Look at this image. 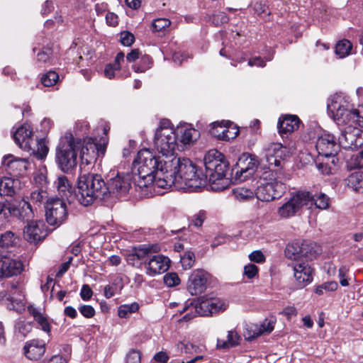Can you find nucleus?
<instances>
[{"label": "nucleus", "instance_id": "obj_1", "mask_svg": "<svg viewBox=\"0 0 363 363\" xmlns=\"http://www.w3.org/2000/svg\"><path fill=\"white\" fill-rule=\"evenodd\" d=\"M79 151L82 164L88 165L93 163L100 153L104 155L105 147L95 143L92 138L82 144L72 133H66L60 138L56 149V161L62 172L68 173L76 167Z\"/></svg>", "mask_w": 363, "mask_h": 363}, {"label": "nucleus", "instance_id": "obj_2", "mask_svg": "<svg viewBox=\"0 0 363 363\" xmlns=\"http://www.w3.org/2000/svg\"><path fill=\"white\" fill-rule=\"evenodd\" d=\"M167 174L160 177L156 185L163 189L173 186L177 189H184L196 191L206 183V177L199 174L196 166L188 158L177 157L165 162Z\"/></svg>", "mask_w": 363, "mask_h": 363}, {"label": "nucleus", "instance_id": "obj_3", "mask_svg": "<svg viewBox=\"0 0 363 363\" xmlns=\"http://www.w3.org/2000/svg\"><path fill=\"white\" fill-rule=\"evenodd\" d=\"M164 160L160 156H156L150 150L143 149L138 152L136 159L133 164V179L134 184L140 189H147L162 194V189L156 185L160 177H164L167 174Z\"/></svg>", "mask_w": 363, "mask_h": 363}, {"label": "nucleus", "instance_id": "obj_4", "mask_svg": "<svg viewBox=\"0 0 363 363\" xmlns=\"http://www.w3.org/2000/svg\"><path fill=\"white\" fill-rule=\"evenodd\" d=\"M320 252L315 243L304 241L289 245L286 248V256L293 259L290 264L298 288L302 289L313 281V269L309 260Z\"/></svg>", "mask_w": 363, "mask_h": 363}, {"label": "nucleus", "instance_id": "obj_5", "mask_svg": "<svg viewBox=\"0 0 363 363\" xmlns=\"http://www.w3.org/2000/svg\"><path fill=\"white\" fill-rule=\"evenodd\" d=\"M77 188V200L84 206L91 205L96 199L109 198L106 183L98 174L82 172L78 177Z\"/></svg>", "mask_w": 363, "mask_h": 363}, {"label": "nucleus", "instance_id": "obj_6", "mask_svg": "<svg viewBox=\"0 0 363 363\" xmlns=\"http://www.w3.org/2000/svg\"><path fill=\"white\" fill-rule=\"evenodd\" d=\"M328 111L338 125L349 122L362 126L363 125V106L354 108L349 98L342 94H335L328 99Z\"/></svg>", "mask_w": 363, "mask_h": 363}, {"label": "nucleus", "instance_id": "obj_7", "mask_svg": "<svg viewBox=\"0 0 363 363\" xmlns=\"http://www.w3.org/2000/svg\"><path fill=\"white\" fill-rule=\"evenodd\" d=\"M205 166L204 177L206 182L211 185L215 191H221L225 189V174L229 168V164L224 155L216 150H209L204 157Z\"/></svg>", "mask_w": 363, "mask_h": 363}, {"label": "nucleus", "instance_id": "obj_8", "mask_svg": "<svg viewBox=\"0 0 363 363\" xmlns=\"http://www.w3.org/2000/svg\"><path fill=\"white\" fill-rule=\"evenodd\" d=\"M154 146L164 160H172L177 157L176 150L179 149L177 134L167 119H162L156 129L154 138Z\"/></svg>", "mask_w": 363, "mask_h": 363}, {"label": "nucleus", "instance_id": "obj_9", "mask_svg": "<svg viewBox=\"0 0 363 363\" xmlns=\"http://www.w3.org/2000/svg\"><path fill=\"white\" fill-rule=\"evenodd\" d=\"M313 204L312 194L307 191H300L277 209V215L282 219H288L298 213L303 208H311Z\"/></svg>", "mask_w": 363, "mask_h": 363}, {"label": "nucleus", "instance_id": "obj_10", "mask_svg": "<svg viewBox=\"0 0 363 363\" xmlns=\"http://www.w3.org/2000/svg\"><path fill=\"white\" fill-rule=\"evenodd\" d=\"M10 216L28 223L33 218L34 213L30 203L25 199L20 201L17 205L0 203V226L6 223Z\"/></svg>", "mask_w": 363, "mask_h": 363}, {"label": "nucleus", "instance_id": "obj_11", "mask_svg": "<svg viewBox=\"0 0 363 363\" xmlns=\"http://www.w3.org/2000/svg\"><path fill=\"white\" fill-rule=\"evenodd\" d=\"M281 172L277 177L270 179L269 182L261 183L257 186L255 195L262 201H271L280 198L286 191V185L281 177Z\"/></svg>", "mask_w": 363, "mask_h": 363}, {"label": "nucleus", "instance_id": "obj_12", "mask_svg": "<svg viewBox=\"0 0 363 363\" xmlns=\"http://www.w3.org/2000/svg\"><path fill=\"white\" fill-rule=\"evenodd\" d=\"M47 223L53 226H59L66 220L68 213L67 206L62 199L58 198L48 199L45 205Z\"/></svg>", "mask_w": 363, "mask_h": 363}, {"label": "nucleus", "instance_id": "obj_13", "mask_svg": "<svg viewBox=\"0 0 363 363\" xmlns=\"http://www.w3.org/2000/svg\"><path fill=\"white\" fill-rule=\"evenodd\" d=\"M131 176L129 174L117 173L106 183L109 198H119L125 196L131 187Z\"/></svg>", "mask_w": 363, "mask_h": 363}, {"label": "nucleus", "instance_id": "obj_14", "mask_svg": "<svg viewBox=\"0 0 363 363\" xmlns=\"http://www.w3.org/2000/svg\"><path fill=\"white\" fill-rule=\"evenodd\" d=\"M340 143H337L334 135L324 133L318 138L315 148L318 156L325 159H331V162L335 165V157L340 149Z\"/></svg>", "mask_w": 363, "mask_h": 363}, {"label": "nucleus", "instance_id": "obj_15", "mask_svg": "<svg viewBox=\"0 0 363 363\" xmlns=\"http://www.w3.org/2000/svg\"><path fill=\"white\" fill-rule=\"evenodd\" d=\"M264 152L269 168L272 172H277L274 168L283 167L284 158L288 153L286 147L279 143H272L264 148Z\"/></svg>", "mask_w": 363, "mask_h": 363}, {"label": "nucleus", "instance_id": "obj_16", "mask_svg": "<svg viewBox=\"0 0 363 363\" xmlns=\"http://www.w3.org/2000/svg\"><path fill=\"white\" fill-rule=\"evenodd\" d=\"M361 126L350 125L347 126L339 137V143L345 149H353L363 145V130Z\"/></svg>", "mask_w": 363, "mask_h": 363}, {"label": "nucleus", "instance_id": "obj_17", "mask_svg": "<svg viewBox=\"0 0 363 363\" xmlns=\"http://www.w3.org/2000/svg\"><path fill=\"white\" fill-rule=\"evenodd\" d=\"M170 259L162 255H149L145 261L146 274L155 277L168 270Z\"/></svg>", "mask_w": 363, "mask_h": 363}, {"label": "nucleus", "instance_id": "obj_18", "mask_svg": "<svg viewBox=\"0 0 363 363\" xmlns=\"http://www.w3.org/2000/svg\"><path fill=\"white\" fill-rule=\"evenodd\" d=\"M48 233L41 220H30L24 227L23 238L30 243H38L45 238Z\"/></svg>", "mask_w": 363, "mask_h": 363}, {"label": "nucleus", "instance_id": "obj_19", "mask_svg": "<svg viewBox=\"0 0 363 363\" xmlns=\"http://www.w3.org/2000/svg\"><path fill=\"white\" fill-rule=\"evenodd\" d=\"M211 125V133L218 140L229 141L235 138L239 133V129L230 121H217Z\"/></svg>", "mask_w": 363, "mask_h": 363}, {"label": "nucleus", "instance_id": "obj_20", "mask_svg": "<svg viewBox=\"0 0 363 363\" xmlns=\"http://www.w3.org/2000/svg\"><path fill=\"white\" fill-rule=\"evenodd\" d=\"M23 262L15 258L3 256L0 258V278L18 276L23 271Z\"/></svg>", "mask_w": 363, "mask_h": 363}, {"label": "nucleus", "instance_id": "obj_21", "mask_svg": "<svg viewBox=\"0 0 363 363\" xmlns=\"http://www.w3.org/2000/svg\"><path fill=\"white\" fill-rule=\"evenodd\" d=\"M257 161L250 155H243L238 162V169L235 172V179L240 182L246 180L255 172Z\"/></svg>", "mask_w": 363, "mask_h": 363}, {"label": "nucleus", "instance_id": "obj_22", "mask_svg": "<svg viewBox=\"0 0 363 363\" xmlns=\"http://www.w3.org/2000/svg\"><path fill=\"white\" fill-rule=\"evenodd\" d=\"M207 274L201 269L194 270L189 277L187 289L191 295H198L206 289Z\"/></svg>", "mask_w": 363, "mask_h": 363}, {"label": "nucleus", "instance_id": "obj_23", "mask_svg": "<svg viewBox=\"0 0 363 363\" xmlns=\"http://www.w3.org/2000/svg\"><path fill=\"white\" fill-rule=\"evenodd\" d=\"M2 162L7 167L9 173L13 177L23 175L29 164L28 160L15 157L13 155L4 156Z\"/></svg>", "mask_w": 363, "mask_h": 363}, {"label": "nucleus", "instance_id": "obj_24", "mask_svg": "<svg viewBox=\"0 0 363 363\" xmlns=\"http://www.w3.org/2000/svg\"><path fill=\"white\" fill-rule=\"evenodd\" d=\"M211 304L210 298H201L195 305L191 304L184 308V311H189V312L183 317V319L186 321L189 320L196 316L195 313L201 316L210 315L211 312L210 310Z\"/></svg>", "mask_w": 363, "mask_h": 363}, {"label": "nucleus", "instance_id": "obj_25", "mask_svg": "<svg viewBox=\"0 0 363 363\" xmlns=\"http://www.w3.org/2000/svg\"><path fill=\"white\" fill-rule=\"evenodd\" d=\"M32 130L27 125L18 128L13 134V140L17 145L24 150H31Z\"/></svg>", "mask_w": 363, "mask_h": 363}, {"label": "nucleus", "instance_id": "obj_26", "mask_svg": "<svg viewBox=\"0 0 363 363\" xmlns=\"http://www.w3.org/2000/svg\"><path fill=\"white\" fill-rule=\"evenodd\" d=\"M301 121L296 115H285L279 118L277 128L281 135L288 134L297 130Z\"/></svg>", "mask_w": 363, "mask_h": 363}, {"label": "nucleus", "instance_id": "obj_27", "mask_svg": "<svg viewBox=\"0 0 363 363\" xmlns=\"http://www.w3.org/2000/svg\"><path fill=\"white\" fill-rule=\"evenodd\" d=\"M23 350L28 359L37 360L44 354L45 345L42 340H33L25 345Z\"/></svg>", "mask_w": 363, "mask_h": 363}, {"label": "nucleus", "instance_id": "obj_28", "mask_svg": "<svg viewBox=\"0 0 363 363\" xmlns=\"http://www.w3.org/2000/svg\"><path fill=\"white\" fill-rule=\"evenodd\" d=\"M175 131L177 136L180 135V142L184 146L192 145L199 136L197 130L189 126L178 127Z\"/></svg>", "mask_w": 363, "mask_h": 363}, {"label": "nucleus", "instance_id": "obj_29", "mask_svg": "<svg viewBox=\"0 0 363 363\" xmlns=\"http://www.w3.org/2000/svg\"><path fill=\"white\" fill-rule=\"evenodd\" d=\"M57 189L58 194L62 197L61 199L63 201L65 199L69 203L72 202L74 195L73 194L72 185L66 177L60 176L57 178Z\"/></svg>", "mask_w": 363, "mask_h": 363}, {"label": "nucleus", "instance_id": "obj_30", "mask_svg": "<svg viewBox=\"0 0 363 363\" xmlns=\"http://www.w3.org/2000/svg\"><path fill=\"white\" fill-rule=\"evenodd\" d=\"M20 188V181L14 177H4L0 181V194L12 196Z\"/></svg>", "mask_w": 363, "mask_h": 363}, {"label": "nucleus", "instance_id": "obj_31", "mask_svg": "<svg viewBox=\"0 0 363 363\" xmlns=\"http://www.w3.org/2000/svg\"><path fill=\"white\" fill-rule=\"evenodd\" d=\"M275 321L265 319L259 325H256L253 333L247 337L248 340H252L259 336L269 334L274 328Z\"/></svg>", "mask_w": 363, "mask_h": 363}, {"label": "nucleus", "instance_id": "obj_32", "mask_svg": "<svg viewBox=\"0 0 363 363\" xmlns=\"http://www.w3.org/2000/svg\"><path fill=\"white\" fill-rule=\"evenodd\" d=\"M149 256V249L145 247L135 248L133 252L128 255L127 262L129 264L135 265L139 261L144 259Z\"/></svg>", "mask_w": 363, "mask_h": 363}, {"label": "nucleus", "instance_id": "obj_33", "mask_svg": "<svg viewBox=\"0 0 363 363\" xmlns=\"http://www.w3.org/2000/svg\"><path fill=\"white\" fill-rule=\"evenodd\" d=\"M2 301H4V303L9 310H13L18 313H21L25 309V303L23 300L14 299L6 293L2 296Z\"/></svg>", "mask_w": 363, "mask_h": 363}, {"label": "nucleus", "instance_id": "obj_34", "mask_svg": "<svg viewBox=\"0 0 363 363\" xmlns=\"http://www.w3.org/2000/svg\"><path fill=\"white\" fill-rule=\"evenodd\" d=\"M348 186L355 191H363V172H355L348 177Z\"/></svg>", "mask_w": 363, "mask_h": 363}, {"label": "nucleus", "instance_id": "obj_35", "mask_svg": "<svg viewBox=\"0 0 363 363\" xmlns=\"http://www.w3.org/2000/svg\"><path fill=\"white\" fill-rule=\"evenodd\" d=\"M329 160L330 159H325V157L318 156L315 166L323 174L329 175L332 174L334 170L337 159L335 157V165Z\"/></svg>", "mask_w": 363, "mask_h": 363}, {"label": "nucleus", "instance_id": "obj_36", "mask_svg": "<svg viewBox=\"0 0 363 363\" xmlns=\"http://www.w3.org/2000/svg\"><path fill=\"white\" fill-rule=\"evenodd\" d=\"M352 44L347 40H340L335 46V54L340 58H344L351 53Z\"/></svg>", "mask_w": 363, "mask_h": 363}, {"label": "nucleus", "instance_id": "obj_37", "mask_svg": "<svg viewBox=\"0 0 363 363\" xmlns=\"http://www.w3.org/2000/svg\"><path fill=\"white\" fill-rule=\"evenodd\" d=\"M235 198L240 201H247L254 197L255 192L246 187H237L233 189Z\"/></svg>", "mask_w": 363, "mask_h": 363}, {"label": "nucleus", "instance_id": "obj_38", "mask_svg": "<svg viewBox=\"0 0 363 363\" xmlns=\"http://www.w3.org/2000/svg\"><path fill=\"white\" fill-rule=\"evenodd\" d=\"M18 241V238L11 231H6L2 234L0 238V246L2 247H9L13 246Z\"/></svg>", "mask_w": 363, "mask_h": 363}, {"label": "nucleus", "instance_id": "obj_39", "mask_svg": "<svg viewBox=\"0 0 363 363\" xmlns=\"http://www.w3.org/2000/svg\"><path fill=\"white\" fill-rule=\"evenodd\" d=\"M138 309L139 305L136 302L130 304L121 305L118 309V315L120 318H125L130 314L136 312Z\"/></svg>", "mask_w": 363, "mask_h": 363}, {"label": "nucleus", "instance_id": "obj_40", "mask_svg": "<svg viewBox=\"0 0 363 363\" xmlns=\"http://www.w3.org/2000/svg\"><path fill=\"white\" fill-rule=\"evenodd\" d=\"M30 150H32V153L35 155L37 157V158L43 159L48 155L49 149L45 140L43 139H40L36 143V147H31Z\"/></svg>", "mask_w": 363, "mask_h": 363}, {"label": "nucleus", "instance_id": "obj_41", "mask_svg": "<svg viewBox=\"0 0 363 363\" xmlns=\"http://www.w3.org/2000/svg\"><path fill=\"white\" fill-rule=\"evenodd\" d=\"M337 287L338 284L336 281H327L317 286L315 289V293L319 296H323L325 292L336 291Z\"/></svg>", "mask_w": 363, "mask_h": 363}, {"label": "nucleus", "instance_id": "obj_42", "mask_svg": "<svg viewBox=\"0 0 363 363\" xmlns=\"http://www.w3.org/2000/svg\"><path fill=\"white\" fill-rule=\"evenodd\" d=\"M312 196L313 198V206L315 205L316 208L322 210L327 209L329 207L330 199L325 194H319L315 199L313 195Z\"/></svg>", "mask_w": 363, "mask_h": 363}, {"label": "nucleus", "instance_id": "obj_43", "mask_svg": "<svg viewBox=\"0 0 363 363\" xmlns=\"http://www.w3.org/2000/svg\"><path fill=\"white\" fill-rule=\"evenodd\" d=\"M59 75L55 71H49L41 78V82L45 86H51L57 83Z\"/></svg>", "mask_w": 363, "mask_h": 363}, {"label": "nucleus", "instance_id": "obj_44", "mask_svg": "<svg viewBox=\"0 0 363 363\" xmlns=\"http://www.w3.org/2000/svg\"><path fill=\"white\" fill-rule=\"evenodd\" d=\"M211 298V315L216 314L219 312L224 311L227 308V304L222 300L217 298Z\"/></svg>", "mask_w": 363, "mask_h": 363}, {"label": "nucleus", "instance_id": "obj_45", "mask_svg": "<svg viewBox=\"0 0 363 363\" xmlns=\"http://www.w3.org/2000/svg\"><path fill=\"white\" fill-rule=\"evenodd\" d=\"M206 18L208 21H211L216 26L227 23L228 21V18L224 12H218L212 16H207Z\"/></svg>", "mask_w": 363, "mask_h": 363}, {"label": "nucleus", "instance_id": "obj_46", "mask_svg": "<svg viewBox=\"0 0 363 363\" xmlns=\"http://www.w3.org/2000/svg\"><path fill=\"white\" fill-rule=\"evenodd\" d=\"M195 259V256L192 252H186L181 257V264L184 269H189L192 267Z\"/></svg>", "mask_w": 363, "mask_h": 363}, {"label": "nucleus", "instance_id": "obj_47", "mask_svg": "<svg viewBox=\"0 0 363 363\" xmlns=\"http://www.w3.org/2000/svg\"><path fill=\"white\" fill-rule=\"evenodd\" d=\"M170 24L171 21L168 18H157L152 22V30L155 32L162 31L168 28Z\"/></svg>", "mask_w": 363, "mask_h": 363}, {"label": "nucleus", "instance_id": "obj_48", "mask_svg": "<svg viewBox=\"0 0 363 363\" xmlns=\"http://www.w3.org/2000/svg\"><path fill=\"white\" fill-rule=\"evenodd\" d=\"M164 282L168 287L178 286L180 284V279L175 272H169L164 276Z\"/></svg>", "mask_w": 363, "mask_h": 363}, {"label": "nucleus", "instance_id": "obj_49", "mask_svg": "<svg viewBox=\"0 0 363 363\" xmlns=\"http://www.w3.org/2000/svg\"><path fill=\"white\" fill-rule=\"evenodd\" d=\"M152 61L149 55H143L140 59V65L134 66L133 69L136 72H143L146 69L150 68Z\"/></svg>", "mask_w": 363, "mask_h": 363}, {"label": "nucleus", "instance_id": "obj_50", "mask_svg": "<svg viewBox=\"0 0 363 363\" xmlns=\"http://www.w3.org/2000/svg\"><path fill=\"white\" fill-rule=\"evenodd\" d=\"M349 166L351 168H362L363 167V149L358 153L353 155L349 162Z\"/></svg>", "mask_w": 363, "mask_h": 363}, {"label": "nucleus", "instance_id": "obj_51", "mask_svg": "<svg viewBox=\"0 0 363 363\" xmlns=\"http://www.w3.org/2000/svg\"><path fill=\"white\" fill-rule=\"evenodd\" d=\"M30 198L32 202L41 203L48 199V193L42 189H36L31 192Z\"/></svg>", "mask_w": 363, "mask_h": 363}, {"label": "nucleus", "instance_id": "obj_52", "mask_svg": "<svg viewBox=\"0 0 363 363\" xmlns=\"http://www.w3.org/2000/svg\"><path fill=\"white\" fill-rule=\"evenodd\" d=\"M207 218V212L200 210L192 216L191 224L196 227H201Z\"/></svg>", "mask_w": 363, "mask_h": 363}, {"label": "nucleus", "instance_id": "obj_53", "mask_svg": "<svg viewBox=\"0 0 363 363\" xmlns=\"http://www.w3.org/2000/svg\"><path fill=\"white\" fill-rule=\"evenodd\" d=\"M125 363H141V353L139 350L132 349L125 356Z\"/></svg>", "mask_w": 363, "mask_h": 363}, {"label": "nucleus", "instance_id": "obj_54", "mask_svg": "<svg viewBox=\"0 0 363 363\" xmlns=\"http://www.w3.org/2000/svg\"><path fill=\"white\" fill-rule=\"evenodd\" d=\"M121 281V279H118V280L116 279V280H115V282L113 283V284L106 285L104 287V294L106 298H110L113 297L118 291H120L122 289V286H116V284H117L116 281L120 282Z\"/></svg>", "mask_w": 363, "mask_h": 363}, {"label": "nucleus", "instance_id": "obj_55", "mask_svg": "<svg viewBox=\"0 0 363 363\" xmlns=\"http://www.w3.org/2000/svg\"><path fill=\"white\" fill-rule=\"evenodd\" d=\"M349 270V267L345 265L341 266L338 270L340 284L342 286H347L350 284L349 281L347 279Z\"/></svg>", "mask_w": 363, "mask_h": 363}, {"label": "nucleus", "instance_id": "obj_56", "mask_svg": "<svg viewBox=\"0 0 363 363\" xmlns=\"http://www.w3.org/2000/svg\"><path fill=\"white\" fill-rule=\"evenodd\" d=\"M80 313L86 318H91L95 315V310L90 305H81L78 308Z\"/></svg>", "mask_w": 363, "mask_h": 363}, {"label": "nucleus", "instance_id": "obj_57", "mask_svg": "<svg viewBox=\"0 0 363 363\" xmlns=\"http://www.w3.org/2000/svg\"><path fill=\"white\" fill-rule=\"evenodd\" d=\"M35 320L38 323L43 331L48 333L50 332V323L48 320V318L43 313L36 318Z\"/></svg>", "mask_w": 363, "mask_h": 363}, {"label": "nucleus", "instance_id": "obj_58", "mask_svg": "<svg viewBox=\"0 0 363 363\" xmlns=\"http://www.w3.org/2000/svg\"><path fill=\"white\" fill-rule=\"evenodd\" d=\"M135 40L134 35L128 31H123L121 33L120 41L125 46H130Z\"/></svg>", "mask_w": 363, "mask_h": 363}, {"label": "nucleus", "instance_id": "obj_59", "mask_svg": "<svg viewBox=\"0 0 363 363\" xmlns=\"http://www.w3.org/2000/svg\"><path fill=\"white\" fill-rule=\"evenodd\" d=\"M52 54V51L50 48H44L41 52H38L37 55V61L38 62H48Z\"/></svg>", "mask_w": 363, "mask_h": 363}, {"label": "nucleus", "instance_id": "obj_60", "mask_svg": "<svg viewBox=\"0 0 363 363\" xmlns=\"http://www.w3.org/2000/svg\"><path fill=\"white\" fill-rule=\"evenodd\" d=\"M258 272V268L253 264H249L244 267V274L248 279L254 278Z\"/></svg>", "mask_w": 363, "mask_h": 363}, {"label": "nucleus", "instance_id": "obj_61", "mask_svg": "<svg viewBox=\"0 0 363 363\" xmlns=\"http://www.w3.org/2000/svg\"><path fill=\"white\" fill-rule=\"evenodd\" d=\"M93 295V291L89 287V285L84 284L82 286L80 296L83 301H89Z\"/></svg>", "mask_w": 363, "mask_h": 363}, {"label": "nucleus", "instance_id": "obj_62", "mask_svg": "<svg viewBox=\"0 0 363 363\" xmlns=\"http://www.w3.org/2000/svg\"><path fill=\"white\" fill-rule=\"evenodd\" d=\"M249 259L252 262H255L257 263H261L264 261L265 257L261 251L256 250L250 254Z\"/></svg>", "mask_w": 363, "mask_h": 363}, {"label": "nucleus", "instance_id": "obj_63", "mask_svg": "<svg viewBox=\"0 0 363 363\" xmlns=\"http://www.w3.org/2000/svg\"><path fill=\"white\" fill-rule=\"evenodd\" d=\"M227 340L230 347H234L239 344L240 336L235 332L228 331Z\"/></svg>", "mask_w": 363, "mask_h": 363}, {"label": "nucleus", "instance_id": "obj_64", "mask_svg": "<svg viewBox=\"0 0 363 363\" xmlns=\"http://www.w3.org/2000/svg\"><path fill=\"white\" fill-rule=\"evenodd\" d=\"M16 328L18 332L21 333L23 337H25L27 334L30 332V325L29 324L25 323H18L17 324Z\"/></svg>", "mask_w": 363, "mask_h": 363}]
</instances>
